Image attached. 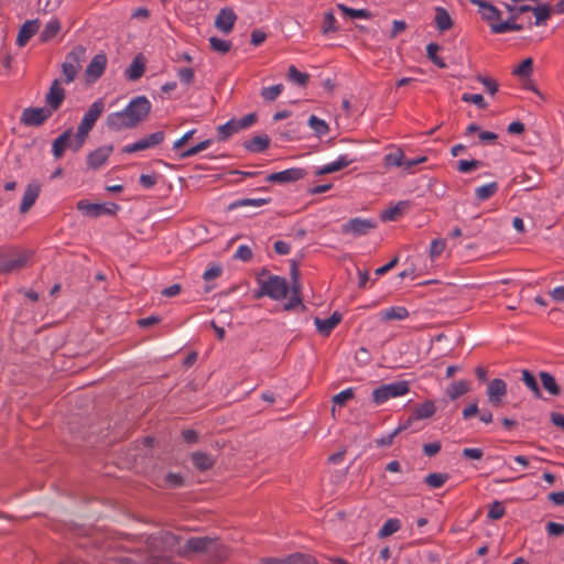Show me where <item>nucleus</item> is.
<instances>
[{"label": "nucleus", "mask_w": 564, "mask_h": 564, "mask_svg": "<svg viewBox=\"0 0 564 564\" xmlns=\"http://www.w3.org/2000/svg\"><path fill=\"white\" fill-rule=\"evenodd\" d=\"M151 107L145 96H138L131 99L123 110L108 115L107 127L111 131L133 129L148 118Z\"/></svg>", "instance_id": "obj_1"}, {"label": "nucleus", "mask_w": 564, "mask_h": 564, "mask_svg": "<svg viewBox=\"0 0 564 564\" xmlns=\"http://www.w3.org/2000/svg\"><path fill=\"white\" fill-rule=\"evenodd\" d=\"M471 4L478 6L481 19L485 20L495 34H502L511 31H521L522 24L513 22L514 17H510L507 21L499 22L501 12L494 4L486 0H469Z\"/></svg>", "instance_id": "obj_2"}, {"label": "nucleus", "mask_w": 564, "mask_h": 564, "mask_svg": "<svg viewBox=\"0 0 564 564\" xmlns=\"http://www.w3.org/2000/svg\"><path fill=\"white\" fill-rule=\"evenodd\" d=\"M32 256L33 252L31 250H21L9 246L0 247V274H9L22 270Z\"/></svg>", "instance_id": "obj_3"}, {"label": "nucleus", "mask_w": 564, "mask_h": 564, "mask_svg": "<svg viewBox=\"0 0 564 564\" xmlns=\"http://www.w3.org/2000/svg\"><path fill=\"white\" fill-rule=\"evenodd\" d=\"M260 290L256 297L269 296L274 301L285 299L289 293V283L285 278L263 271L258 279Z\"/></svg>", "instance_id": "obj_4"}, {"label": "nucleus", "mask_w": 564, "mask_h": 564, "mask_svg": "<svg viewBox=\"0 0 564 564\" xmlns=\"http://www.w3.org/2000/svg\"><path fill=\"white\" fill-rule=\"evenodd\" d=\"M180 541L181 536L170 531H160L148 536L147 545L149 550L152 552V556L155 558H160L161 554L166 552H173L176 545L180 543Z\"/></svg>", "instance_id": "obj_5"}, {"label": "nucleus", "mask_w": 564, "mask_h": 564, "mask_svg": "<svg viewBox=\"0 0 564 564\" xmlns=\"http://www.w3.org/2000/svg\"><path fill=\"white\" fill-rule=\"evenodd\" d=\"M410 391L409 382L405 380L381 384L372 391V402L376 405L383 404L391 398L402 397Z\"/></svg>", "instance_id": "obj_6"}, {"label": "nucleus", "mask_w": 564, "mask_h": 564, "mask_svg": "<svg viewBox=\"0 0 564 564\" xmlns=\"http://www.w3.org/2000/svg\"><path fill=\"white\" fill-rule=\"evenodd\" d=\"M53 112L45 107H29L23 109L20 122L26 127H40L52 117Z\"/></svg>", "instance_id": "obj_7"}, {"label": "nucleus", "mask_w": 564, "mask_h": 564, "mask_svg": "<svg viewBox=\"0 0 564 564\" xmlns=\"http://www.w3.org/2000/svg\"><path fill=\"white\" fill-rule=\"evenodd\" d=\"M506 9L508 11H518L519 13H525L532 11L535 15V25L544 24L552 15L554 11V7H551L547 3L539 4L536 7H531L529 4H521L519 7H514L506 3Z\"/></svg>", "instance_id": "obj_8"}, {"label": "nucleus", "mask_w": 564, "mask_h": 564, "mask_svg": "<svg viewBox=\"0 0 564 564\" xmlns=\"http://www.w3.org/2000/svg\"><path fill=\"white\" fill-rule=\"evenodd\" d=\"M77 209L90 217H99L101 215H115L119 210V205L116 203L95 204L82 199L76 205Z\"/></svg>", "instance_id": "obj_9"}, {"label": "nucleus", "mask_w": 564, "mask_h": 564, "mask_svg": "<svg viewBox=\"0 0 564 564\" xmlns=\"http://www.w3.org/2000/svg\"><path fill=\"white\" fill-rule=\"evenodd\" d=\"M377 227V221L375 219H364V218H351L347 223L341 226V234L344 235H352L355 237L365 236L371 229Z\"/></svg>", "instance_id": "obj_10"}, {"label": "nucleus", "mask_w": 564, "mask_h": 564, "mask_svg": "<svg viewBox=\"0 0 564 564\" xmlns=\"http://www.w3.org/2000/svg\"><path fill=\"white\" fill-rule=\"evenodd\" d=\"M164 131H156L149 135H145L144 138L138 140L134 143L124 145L122 152L131 154L134 152L144 151L161 144L164 141Z\"/></svg>", "instance_id": "obj_11"}, {"label": "nucleus", "mask_w": 564, "mask_h": 564, "mask_svg": "<svg viewBox=\"0 0 564 564\" xmlns=\"http://www.w3.org/2000/svg\"><path fill=\"white\" fill-rule=\"evenodd\" d=\"M210 543L212 538L209 536H193L183 546L178 547L176 553L182 557H188L193 553H207Z\"/></svg>", "instance_id": "obj_12"}, {"label": "nucleus", "mask_w": 564, "mask_h": 564, "mask_svg": "<svg viewBox=\"0 0 564 564\" xmlns=\"http://www.w3.org/2000/svg\"><path fill=\"white\" fill-rule=\"evenodd\" d=\"M104 110L105 101L102 98H98L89 106L77 129L89 133L95 127V123L99 117L102 115Z\"/></svg>", "instance_id": "obj_13"}, {"label": "nucleus", "mask_w": 564, "mask_h": 564, "mask_svg": "<svg viewBox=\"0 0 564 564\" xmlns=\"http://www.w3.org/2000/svg\"><path fill=\"white\" fill-rule=\"evenodd\" d=\"M307 175V172L301 167H291L281 172L271 173L265 181L269 183L286 184L294 183Z\"/></svg>", "instance_id": "obj_14"}, {"label": "nucleus", "mask_w": 564, "mask_h": 564, "mask_svg": "<svg viewBox=\"0 0 564 564\" xmlns=\"http://www.w3.org/2000/svg\"><path fill=\"white\" fill-rule=\"evenodd\" d=\"M66 93L62 86V82L59 79H54L51 84L48 93L45 96L46 107L54 113L61 108Z\"/></svg>", "instance_id": "obj_15"}, {"label": "nucleus", "mask_w": 564, "mask_h": 564, "mask_svg": "<svg viewBox=\"0 0 564 564\" xmlns=\"http://www.w3.org/2000/svg\"><path fill=\"white\" fill-rule=\"evenodd\" d=\"M112 151H113V145L109 144V145L99 147L98 149L89 152L87 155V159H86L88 169L98 170L101 166H104L106 164V162L108 161Z\"/></svg>", "instance_id": "obj_16"}, {"label": "nucleus", "mask_w": 564, "mask_h": 564, "mask_svg": "<svg viewBox=\"0 0 564 564\" xmlns=\"http://www.w3.org/2000/svg\"><path fill=\"white\" fill-rule=\"evenodd\" d=\"M107 55L105 53H99L93 57L90 63L88 64L86 68V77L87 80H97L102 76L105 73L106 66H107Z\"/></svg>", "instance_id": "obj_17"}, {"label": "nucleus", "mask_w": 564, "mask_h": 564, "mask_svg": "<svg viewBox=\"0 0 564 564\" xmlns=\"http://www.w3.org/2000/svg\"><path fill=\"white\" fill-rule=\"evenodd\" d=\"M488 401L498 406L502 402V398L507 394V384L502 379L496 378L488 383L487 387Z\"/></svg>", "instance_id": "obj_18"}, {"label": "nucleus", "mask_w": 564, "mask_h": 564, "mask_svg": "<svg viewBox=\"0 0 564 564\" xmlns=\"http://www.w3.org/2000/svg\"><path fill=\"white\" fill-rule=\"evenodd\" d=\"M40 193H41V184L39 182L33 181L28 184L24 195L22 197L21 205H20L21 214H25L31 209V207L34 205V203L39 198Z\"/></svg>", "instance_id": "obj_19"}, {"label": "nucleus", "mask_w": 564, "mask_h": 564, "mask_svg": "<svg viewBox=\"0 0 564 564\" xmlns=\"http://www.w3.org/2000/svg\"><path fill=\"white\" fill-rule=\"evenodd\" d=\"M260 564H316V560L308 554L293 553L285 558H263Z\"/></svg>", "instance_id": "obj_20"}, {"label": "nucleus", "mask_w": 564, "mask_h": 564, "mask_svg": "<svg viewBox=\"0 0 564 564\" xmlns=\"http://www.w3.org/2000/svg\"><path fill=\"white\" fill-rule=\"evenodd\" d=\"M237 20V15L230 8H224L219 11L215 20V26L224 33L231 32L235 22Z\"/></svg>", "instance_id": "obj_21"}, {"label": "nucleus", "mask_w": 564, "mask_h": 564, "mask_svg": "<svg viewBox=\"0 0 564 564\" xmlns=\"http://www.w3.org/2000/svg\"><path fill=\"white\" fill-rule=\"evenodd\" d=\"M40 25L39 19L25 21L19 30L17 45L20 47L26 45L31 37L37 33Z\"/></svg>", "instance_id": "obj_22"}, {"label": "nucleus", "mask_w": 564, "mask_h": 564, "mask_svg": "<svg viewBox=\"0 0 564 564\" xmlns=\"http://www.w3.org/2000/svg\"><path fill=\"white\" fill-rule=\"evenodd\" d=\"M341 314L334 312L328 318L315 317L314 323L318 333L323 336H329L333 329L341 322Z\"/></svg>", "instance_id": "obj_23"}, {"label": "nucleus", "mask_w": 564, "mask_h": 564, "mask_svg": "<svg viewBox=\"0 0 564 564\" xmlns=\"http://www.w3.org/2000/svg\"><path fill=\"white\" fill-rule=\"evenodd\" d=\"M145 72V59L142 54L137 55L124 72L128 80L135 82L140 79Z\"/></svg>", "instance_id": "obj_24"}, {"label": "nucleus", "mask_w": 564, "mask_h": 564, "mask_svg": "<svg viewBox=\"0 0 564 564\" xmlns=\"http://www.w3.org/2000/svg\"><path fill=\"white\" fill-rule=\"evenodd\" d=\"M73 135V129H66L59 137H57L52 143V153L55 159H61L65 150L70 148V137Z\"/></svg>", "instance_id": "obj_25"}, {"label": "nucleus", "mask_w": 564, "mask_h": 564, "mask_svg": "<svg viewBox=\"0 0 564 564\" xmlns=\"http://www.w3.org/2000/svg\"><path fill=\"white\" fill-rule=\"evenodd\" d=\"M271 143L270 138L267 134L254 135L251 139L243 142V147L248 152L262 153L269 149Z\"/></svg>", "instance_id": "obj_26"}, {"label": "nucleus", "mask_w": 564, "mask_h": 564, "mask_svg": "<svg viewBox=\"0 0 564 564\" xmlns=\"http://www.w3.org/2000/svg\"><path fill=\"white\" fill-rule=\"evenodd\" d=\"M194 467L199 471H207L215 465V458L205 452H194L191 455Z\"/></svg>", "instance_id": "obj_27"}, {"label": "nucleus", "mask_w": 564, "mask_h": 564, "mask_svg": "<svg viewBox=\"0 0 564 564\" xmlns=\"http://www.w3.org/2000/svg\"><path fill=\"white\" fill-rule=\"evenodd\" d=\"M410 207L409 200H400L394 206L383 210L380 215L382 221H395L403 216L406 208Z\"/></svg>", "instance_id": "obj_28"}, {"label": "nucleus", "mask_w": 564, "mask_h": 564, "mask_svg": "<svg viewBox=\"0 0 564 564\" xmlns=\"http://www.w3.org/2000/svg\"><path fill=\"white\" fill-rule=\"evenodd\" d=\"M436 412L435 404L432 400H426L421 404H416L411 412V420H422L433 416Z\"/></svg>", "instance_id": "obj_29"}, {"label": "nucleus", "mask_w": 564, "mask_h": 564, "mask_svg": "<svg viewBox=\"0 0 564 564\" xmlns=\"http://www.w3.org/2000/svg\"><path fill=\"white\" fill-rule=\"evenodd\" d=\"M355 162V159H350L347 154L340 155L335 162L326 164L322 169L316 171V175L330 174L340 171Z\"/></svg>", "instance_id": "obj_30"}, {"label": "nucleus", "mask_w": 564, "mask_h": 564, "mask_svg": "<svg viewBox=\"0 0 564 564\" xmlns=\"http://www.w3.org/2000/svg\"><path fill=\"white\" fill-rule=\"evenodd\" d=\"M86 59V48L83 45H76L73 47L70 52H68L65 56V63L70 64V66H74L76 69L82 68V64Z\"/></svg>", "instance_id": "obj_31"}, {"label": "nucleus", "mask_w": 564, "mask_h": 564, "mask_svg": "<svg viewBox=\"0 0 564 564\" xmlns=\"http://www.w3.org/2000/svg\"><path fill=\"white\" fill-rule=\"evenodd\" d=\"M435 25L441 32H445L453 28L454 21L447 10L442 7L435 8Z\"/></svg>", "instance_id": "obj_32"}, {"label": "nucleus", "mask_w": 564, "mask_h": 564, "mask_svg": "<svg viewBox=\"0 0 564 564\" xmlns=\"http://www.w3.org/2000/svg\"><path fill=\"white\" fill-rule=\"evenodd\" d=\"M270 202H271L270 197H268V198H241V199H237V200L230 203L227 206V212H231L237 208L247 207V206L261 207L263 205L269 204Z\"/></svg>", "instance_id": "obj_33"}, {"label": "nucleus", "mask_w": 564, "mask_h": 564, "mask_svg": "<svg viewBox=\"0 0 564 564\" xmlns=\"http://www.w3.org/2000/svg\"><path fill=\"white\" fill-rule=\"evenodd\" d=\"M206 554L218 562H223L228 557V549L219 541V539L212 538L210 547H208Z\"/></svg>", "instance_id": "obj_34"}, {"label": "nucleus", "mask_w": 564, "mask_h": 564, "mask_svg": "<svg viewBox=\"0 0 564 564\" xmlns=\"http://www.w3.org/2000/svg\"><path fill=\"white\" fill-rule=\"evenodd\" d=\"M409 316V312L403 306H392L380 313V321H402Z\"/></svg>", "instance_id": "obj_35"}, {"label": "nucleus", "mask_w": 564, "mask_h": 564, "mask_svg": "<svg viewBox=\"0 0 564 564\" xmlns=\"http://www.w3.org/2000/svg\"><path fill=\"white\" fill-rule=\"evenodd\" d=\"M470 389V383L467 380H459L451 383L447 387L446 393L451 400H457L459 397L467 393Z\"/></svg>", "instance_id": "obj_36"}, {"label": "nucleus", "mask_w": 564, "mask_h": 564, "mask_svg": "<svg viewBox=\"0 0 564 564\" xmlns=\"http://www.w3.org/2000/svg\"><path fill=\"white\" fill-rule=\"evenodd\" d=\"M542 387L551 394V395H560L561 394V388L557 384L555 378L553 375L546 371H541L539 373Z\"/></svg>", "instance_id": "obj_37"}, {"label": "nucleus", "mask_w": 564, "mask_h": 564, "mask_svg": "<svg viewBox=\"0 0 564 564\" xmlns=\"http://www.w3.org/2000/svg\"><path fill=\"white\" fill-rule=\"evenodd\" d=\"M61 31V22L57 19L48 21L40 33V41L46 43L54 39Z\"/></svg>", "instance_id": "obj_38"}, {"label": "nucleus", "mask_w": 564, "mask_h": 564, "mask_svg": "<svg viewBox=\"0 0 564 564\" xmlns=\"http://www.w3.org/2000/svg\"><path fill=\"white\" fill-rule=\"evenodd\" d=\"M239 131L236 119L234 118L217 128V137L219 141H227L232 134Z\"/></svg>", "instance_id": "obj_39"}, {"label": "nucleus", "mask_w": 564, "mask_h": 564, "mask_svg": "<svg viewBox=\"0 0 564 564\" xmlns=\"http://www.w3.org/2000/svg\"><path fill=\"white\" fill-rule=\"evenodd\" d=\"M499 189V185L497 182H491L486 185L479 186L475 189V197L479 202L488 200L492 197Z\"/></svg>", "instance_id": "obj_40"}, {"label": "nucleus", "mask_w": 564, "mask_h": 564, "mask_svg": "<svg viewBox=\"0 0 564 564\" xmlns=\"http://www.w3.org/2000/svg\"><path fill=\"white\" fill-rule=\"evenodd\" d=\"M286 77L300 87H305L310 82V75L307 73L300 72L294 65L289 66Z\"/></svg>", "instance_id": "obj_41"}, {"label": "nucleus", "mask_w": 564, "mask_h": 564, "mask_svg": "<svg viewBox=\"0 0 564 564\" xmlns=\"http://www.w3.org/2000/svg\"><path fill=\"white\" fill-rule=\"evenodd\" d=\"M521 380L532 391L533 395L536 399H542V391L539 387V383H538L535 377L533 376V373L531 371H529L528 369H524L522 371Z\"/></svg>", "instance_id": "obj_42"}, {"label": "nucleus", "mask_w": 564, "mask_h": 564, "mask_svg": "<svg viewBox=\"0 0 564 564\" xmlns=\"http://www.w3.org/2000/svg\"><path fill=\"white\" fill-rule=\"evenodd\" d=\"M337 8L344 13L345 17L351 19H370L372 13L367 9H354L345 4H337Z\"/></svg>", "instance_id": "obj_43"}, {"label": "nucleus", "mask_w": 564, "mask_h": 564, "mask_svg": "<svg viewBox=\"0 0 564 564\" xmlns=\"http://www.w3.org/2000/svg\"><path fill=\"white\" fill-rule=\"evenodd\" d=\"M441 45L437 43H430L426 46V56L427 58L437 67L440 68H446L447 64L444 62L442 57L437 55L438 51L441 50Z\"/></svg>", "instance_id": "obj_44"}, {"label": "nucleus", "mask_w": 564, "mask_h": 564, "mask_svg": "<svg viewBox=\"0 0 564 564\" xmlns=\"http://www.w3.org/2000/svg\"><path fill=\"white\" fill-rule=\"evenodd\" d=\"M401 528V522L399 519H388L384 524L381 527V529L378 532V536L380 539L388 538L392 535L393 533L398 532Z\"/></svg>", "instance_id": "obj_45"}, {"label": "nucleus", "mask_w": 564, "mask_h": 564, "mask_svg": "<svg viewBox=\"0 0 564 564\" xmlns=\"http://www.w3.org/2000/svg\"><path fill=\"white\" fill-rule=\"evenodd\" d=\"M449 475L446 473H433L424 478V482L431 488H441L448 480Z\"/></svg>", "instance_id": "obj_46"}, {"label": "nucleus", "mask_w": 564, "mask_h": 564, "mask_svg": "<svg viewBox=\"0 0 564 564\" xmlns=\"http://www.w3.org/2000/svg\"><path fill=\"white\" fill-rule=\"evenodd\" d=\"M185 485V479L181 474L167 473L163 478V484L160 485L164 488H181Z\"/></svg>", "instance_id": "obj_47"}, {"label": "nucleus", "mask_w": 564, "mask_h": 564, "mask_svg": "<svg viewBox=\"0 0 564 564\" xmlns=\"http://www.w3.org/2000/svg\"><path fill=\"white\" fill-rule=\"evenodd\" d=\"M308 126L314 130L317 137H323L329 131L328 124L315 115L308 118Z\"/></svg>", "instance_id": "obj_48"}, {"label": "nucleus", "mask_w": 564, "mask_h": 564, "mask_svg": "<svg viewBox=\"0 0 564 564\" xmlns=\"http://www.w3.org/2000/svg\"><path fill=\"white\" fill-rule=\"evenodd\" d=\"M212 143H213L212 139H206L204 141H200L196 145L191 147L189 149L181 152L178 154V158L180 159H187V158L194 156V155L198 154L199 152H202V151L206 150L207 148H209Z\"/></svg>", "instance_id": "obj_49"}, {"label": "nucleus", "mask_w": 564, "mask_h": 564, "mask_svg": "<svg viewBox=\"0 0 564 564\" xmlns=\"http://www.w3.org/2000/svg\"><path fill=\"white\" fill-rule=\"evenodd\" d=\"M283 88L284 87H283L282 84H276V85H273V86L263 87L261 89L260 95L263 98V100L272 102V101H274L280 96V94L283 91Z\"/></svg>", "instance_id": "obj_50"}, {"label": "nucleus", "mask_w": 564, "mask_h": 564, "mask_svg": "<svg viewBox=\"0 0 564 564\" xmlns=\"http://www.w3.org/2000/svg\"><path fill=\"white\" fill-rule=\"evenodd\" d=\"M533 70V59L528 57L523 59L512 72V75L520 78L529 77Z\"/></svg>", "instance_id": "obj_51"}, {"label": "nucleus", "mask_w": 564, "mask_h": 564, "mask_svg": "<svg viewBox=\"0 0 564 564\" xmlns=\"http://www.w3.org/2000/svg\"><path fill=\"white\" fill-rule=\"evenodd\" d=\"M209 44H210V48L214 52H217V53H220V54L228 53L230 51L231 46H232L230 41L223 40V39H219L217 36H212L209 39Z\"/></svg>", "instance_id": "obj_52"}, {"label": "nucleus", "mask_w": 564, "mask_h": 564, "mask_svg": "<svg viewBox=\"0 0 564 564\" xmlns=\"http://www.w3.org/2000/svg\"><path fill=\"white\" fill-rule=\"evenodd\" d=\"M404 161H405V156L401 149H397L395 151L390 152L384 156V163L388 166L392 165V166H398V167H400V166L404 167Z\"/></svg>", "instance_id": "obj_53"}, {"label": "nucleus", "mask_w": 564, "mask_h": 564, "mask_svg": "<svg viewBox=\"0 0 564 564\" xmlns=\"http://www.w3.org/2000/svg\"><path fill=\"white\" fill-rule=\"evenodd\" d=\"M337 30V20L333 11L325 12L322 24V33L326 35L328 33L336 32Z\"/></svg>", "instance_id": "obj_54"}, {"label": "nucleus", "mask_w": 564, "mask_h": 564, "mask_svg": "<svg viewBox=\"0 0 564 564\" xmlns=\"http://www.w3.org/2000/svg\"><path fill=\"white\" fill-rule=\"evenodd\" d=\"M484 166V162L479 160H459L457 162V171L460 173H470Z\"/></svg>", "instance_id": "obj_55"}, {"label": "nucleus", "mask_w": 564, "mask_h": 564, "mask_svg": "<svg viewBox=\"0 0 564 564\" xmlns=\"http://www.w3.org/2000/svg\"><path fill=\"white\" fill-rule=\"evenodd\" d=\"M404 431V427H397L393 432L380 437L376 438L375 443L377 447H388L391 446L394 438Z\"/></svg>", "instance_id": "obj_56"}, {"label": "nucleus", "mask_w": 564, "mask_h": 564, "mask_svg": "<svg viewBox=\"0 0 564 564\" xmlns=\"http://www.w3.org/2000/svg\"><path fill=\"white\" fill-rule=\"evenodd\" d=\"M462 100L464 102L474 104L479 109H487V107H488V104L486 102V100L484 99L482 95H480V94H468V93H465L462 96Z\"/></svg>", "instance_id": "obj_57"}, {"label": "nucleus", "mask_w": 564, "mask_h": 564, "mask_svg": "<svg viewBox=\"0 0 564 564\" xmlns=\"http://www.w3.org/2000/svg\"><path fill=\"white\" fill-rule=\"evenodd\" d=\"M355 393L352 388H348L346 390L340 391L339 393L333 397V403L338 406H344L346 403L354 399Z\"/></svg>", "instance_id": "obj_58"}, {"label": "nucleus", "mask_w": 564, "mask_h": 564, "mask_svg": "<svg viewBox=\"0 0 564 564\" xmlns=\"http://www.w3.org/2000/svg\"><path fill=\"white\" fill-rule=\"evenodd\" d=\"M506 513V508L500 501H494L488 510L487 517L491 520H499Z\"/></svg>", "instance_id": "obj_59"}, {"label": "nucleus", "mask_w": 564, "mask_h": 564, "mask_svg": "<svg viewBox=\"0 0 564 564\" xmlns=\"http://www.w3.org/2000/svg\"><path fill=\"white\" fill-rule=\"evenodd\" d=\"M476 79L484 85L488 94L495 95L498 91L499 85L494 78L478 74Z\"/></svg>", "instance_id": "obj_60"}, {"label": "nucleus", "mask_w": 564, "mask_h": 564, "mask_svg": "<svg viewBox=\"0 0 564 564\" xmlns=\"http://www.w3.org/2000/svg\"><path fill=\"white\" fill-rule=\"evenodd\" d=\"M445 247H446L445 240H443V239H434L431 242V246H430V257H431V259L434 260L435 258L441 256V253L444 251Z\"/></svg>", "instance_id": "obj_61"}, {"label": "nucleus", "mask_w": 564, "mask_h": 564, "mask_svg": "<svg viewBox=\"0 0 564 564\" xmlns=\"http://www.w3.org/2000/svg\"><path fill=\"white\" fill-rule=\"evenodd\" d=\"M88 134H89L88 132L77 129L74 142H70V149L74 152L79 151L83 148V145L85 144L86 139L88 138Z\"/></svg>", "instance_id": "obj_62"}, {"label": "nucleus", "mask_w": 564, "mask_h": 564, "mask_svg": "<svg viewBox=\"0 0 564 564\" xmlns=\"http://www.w3.org/2000/svg\"><path fill=\"white\" fill-rule=\"evenodd\" d=\"M177 76L181 83L185 85H191L194 82L195 73L192 67H184L177 70Z\"/></svg>", "instance_id": "obj_63"}, {"label": "nucleus", "mask_w": 564, "mask_h": 564, "mask_svg": "<svg viewBox=\"0 0 564 564\" xmlns=\"http://www.w3.org/2000/svg\"><path fill=\"white\" fill-rule=\"evenodd\" d=\"M545 530L550 536H561L564 534V524L550 521L546 523Z\"/></svg>", "instance_id": "obj_64"}]
</instances>
